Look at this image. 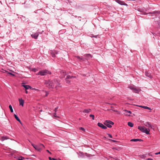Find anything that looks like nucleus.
I'll list each match as a JSON object with an SVG mask.
<instances>
[{
  "label": "nucleus",
  "mask_w": 160,
  "mask_h": 160,
  "mask_svg": "<svg viewBox=\"0 0 160 160\" xmlns=\"http://www.w3.org/2000/svg\"><path fill=\"white\" fill-rule=\"evenodd\" d=\"M57 80L55 79L52 81L49 80L46 81L45 84L49 88H53L54 87H57Z\"/></svg>",
  "instance_id": "obj_1"
},
{
  "label": "nucleus",
  "mask_w": 160,
  "mask_h": 160,
  "mask_svg": "<svg viewBox=\"0 0 160 160\" xmlns=\"http://www.w3.org/2000/svg\"><path fill=\"white\" fill-rule=\"evenodd\" d=\"M138 128L141 132L145 133L147 134H149V132L150 131V128H147L145 127H143L139 126L138 127Z\"/></svg>",
  "instance_id": "obj_2"
},
{
  "label": "nucleus",
  "mask_w": 160,
  "mask_h": 160,
  "mask_svg": "<svg viewBox=\"0 0 160 160\" xmlns=\"http://www.w3.org/2000/svg\"><path fill=\"white\" fill-rule=\"evenodd\" d=\"M51 72L48 70L45 69L39 71L37 75H40L41 76L46 75L48 74H51Z\"/></svg>",
  "instance_id": "obj_3"
},
{
  "label": "nucleus",
  "mask_w": 160,
  "mask_h": 160,
  "mask_svg": "<svg viewBox=\"0 0 160 160\" xmlns=\"http://www.w3.org/2000/svg\"><path fill=\"white\" fill-rule=\"evenodd\" d=\"M104 124L109 128H111L112 127L111 125H113L114 123L112 121L110 120H106Z\"/></svg>",
  "instance_id": "obj_4"
},
{
  "label": "nucleus",
  "mask_w": 160,
  "mask_h": 160,
  "mask_svg": "<svg viewBox=\"0 0 160 160\" xmlns=\"http://www.w3.org/2000/svg\"><path fill=\"white\" fill-rule=\"evenodd\" d=\"M143 124L146 127H148V128L153 129V126L152 125L150 122H145L143 123Z\"/></svg>",
  "instance_id": "obj_5"
},
{
  "label": "nucleus",
  "mask_w": 160,
  "mask_h": 160,
  "mask_svg": "<svg viewBox=\"0 0 160 160\" xmlns=\"http://www.w3.org/2000/svg\"><path fill=\"white\" fill-rule=\"evenodd\" d=\"M98 125L99 127H101L103 129H105L107 128L106 126L102 124L100 122L98 123Z\"/></svg>",
  "instance_id": "obj_6"
},
{
  "label": "nucleus",
  "mask_w": 160,
  "mask_h": 160,
  "mask_svg": "<svg viewBox=\"0 0 160 160\" xmlns=\"http://www.w3.org/2000/svg\"><path fill=\"white\" fill-rule=\"evenodd\" d=\"M116 1L119 4L121 5H127L124 2L120 0H116Z\"/></svg>",
  "instance_id": "obj_7"
},
{
  "label": "nucleus",
  "mask_w": 160,
  "mask_h": 160,
  "mask_svg": "<svg viewBox=\"0 0 160 160\" xmlns=\"http://www.w3.org/2000/svg\"><path fill=\"white\" fill-rule=\"evenodd\" d=\"M39 35L38 33H35L34 34H32L31 35V36L32 38H34L35 39H37V38Z\"/></svg>",
  "instance_id": "obj_8"
},
{
  "label": "nucleus",
  "mask_w": 160,
  "mask_h": 160,
  "mask_svg": "<svg viewBox=\"0 0 160 160\" xmlns=\"http://www.w3.org/2000/svg\"><path fill=\"white\" fill-rule=\"evenodd\" d=\"M61 77L62 78H64L65 75H66V72L63 71H62L61 72Z\"/></svg>",
  "instance_id": "obj_9"
},
{
  "label": "nucleus",
  "mask_w": 160,
  "mask_h": 160,
  "mask_svg": "<svg viewBox=\"0 0 160 160\" xmlns=\"http://www.w3.org/2000/svg\"><path fill=\"white\" fill-rule=\"evenodd\" d=\"M34 148L38 150L39 152H40L42 150V147L39 148V146H37L36 145V146H34Z\"/></svg>",
  "instance_id": "obj_10"
},
{
  "label": "nucleus",
  "mask_w": 160,
  "mask_h": 160,
  "mask_svg": "<svg viewBox=\"0 0 160 160\" xmlns=\"http://www.w3.org/2000/svg\"><path fill=\"white\" fill-rule=\"evenodd\" d=\"M145 74H146V76L151 78H152V76L151 75V73H150L148 72H145Z\"/></svg>",
  "instance_id": "obj_11"
},
{
  "label": "nucleus",
  "mask_w": 160,
  "mask_h": 160,
  "mask_svg": "<svg viewBox=\"0 0 160 160\" xmlns=\"http://www.w3.org/2000/svg\"><path fill=\"white\" fill-rule=\"evenodd\" d=\"M19 104L20 105H22L23 106L24 104V100L22 99H19Z\"/></svg>",
  "instance_id": "obj_12"
},
{
  "label": "nucleus",
  "mask_w": 160,
  "mask_h": 160,
  "mask_svg": "<svg viewBox=\"0 0 160 160\" xmlns=\"http://www.w3.org/2000/svg\"><path fill=\"white\" fill-rule=\"evenodd\" d=\"M23 86L26 89V90L28 89L29 88H31V87L28 85H23Z\"/></svg>",
  "instance_id": "obj_13"
},
{
  "label": "nucleus",
  "mask_w": 160,
  "mask_h": 160,
  "mask_svg": "<svg viewBox=\"0 0 160 160\" xmlns=\"http://www.w3.org/2000/svg\"><path fill=\"white\" fill-rule=\"evenodd\" d=\"M14 116L15 117V119L18 121L20 123H21V121H20V119L18 118V117L17 116V115H16L15 114H14Z\"/></svg>",
  "instance_id": "obj_14"
},
{
  "label": "nucleus",
  "mask_w": 160,
  "mask_h": 160,
  "mask_svg": "<svg viewBox=\"0 0 160 160\" xmlns=\"http://www.w3.org/2000/svg\"><path fill=\"white\" fill-rule=\"evenodd\" d=\"M142 140L140 139H134L131 140L130 141L132 142H137L138 141H141Z\"/></svg>",
  "instance_id": "obj_15"
},
{
  "label": "nucleus",
  "mask_w": 160,
  "mask_h": 160,
  "mask_svg": "<svg viewBox=\"0 0 160 160\" xmlns=\"http://www.w3.org/2000/svg\"><path fill=\"white\" fill-rule=\"evenodd\" d=\"M133 91L135 93H138L139 92L140 90L139 89H137L135 88H134L133 90Z\"/></svg>",
  "instance_id": "obj_16"
},
{
  "label": "nucleus",
  "mask_w": 160,
  "mask_h": 160,
  "mask_svg": "<svg viewBox=\"0 0 160 160\" xmlns=\"http://www.w3.org/2000/svg\"><path fill=\"white\" fill-rule=\"evenodd\" d=\"M124 112V114L125 115H127L128 116H130V114H128V111L127 110H123Z\"/></svg>",
  "instance_id": "obj_17"
},
{
  "label": "nucleus",
  "mask_w": 160,
  "mask_h": 160,
  "mask_svg": "<svg viewBox=\"0 0 160 160\" xmlns=\"http://www.w3.org/2000/svg\"><path fill=\"white\" fill-rule=\"evenodd\" d=\"M91 111V109H85L84 111H83L85 113H88L89 112H90Z\"/></svg>",
  "instance_id": "obj_18"
},
{
  "label": "nucleus",
  "mask_w": 160,
  "mask_h": 160,
  "mask_svg": "<svg viewBox=\"0 0 160 160\" xmlns=\"http://www.w3.org/2000/svg\"><path fill=\"white\" fill-rule=\"evenodd\" d=\"M128 124L129 126H130L131 127H133V124L130 122H128Z\"/></svg>",
  "instance_id": "obj_19"
},
{
  "label": "nucleus",
  "mask_w": 160,
  "mask_h": 160,
  "mask_svg": "<svg viewBox=\"0 0 160 160\" xmlns=\"http://www.w3.org/2000/svg\"><path fill=\"white\" fill-rule=\"evenodd\" d=\"M39 148H41V147L42 148V150L43 148H45L44 146L42 144H39Z\"/></svg>",
  "instance_id": "obj_20"
},
{
  "label": "nucleus",
  "mask_w": 160,
  "mask_h": 160,
  "mask_svg": "<svg viewBox=\"0 0 160 160\" xmlns=\"http://www.w3.org/2000/svg\"><path fill=\"white\" fill-rule=\"evenodd\" d=\"M84 56L87 58H89V57L91 58L92 57V55L89 54H86L85 55H84Z\"/></svg>",
  "instance_id": "obj_21"
},
{
  "label": "nucleus",
  "mask_w": 160,
  "mask_h": 160,
  "mask_svg": "<svg viewBox=\"0 0 160 160\" xmlns=\"http://www.w3.org/2000/svg\"><path fill=\"white\" fill-rule=\"evenodd\" d=\"M8 139H9V138H7V137H2V141H3L4 140Z\"/></svg>",
  "instance_id": "obj_22"
},
{
  "label": "nucleus",
  "mask_w": 160,
  "mask_h": 160,
  "mask_svg": "<svg viewBox=\"0 0 160 160\" xmlns=\"http://www.w3.org/2000/svg\"><path fill=\"white\" fill-rule=\"evenodd\" d=\"M24 159V158L22 157H20L18 158V160H23Z\"/></svg>",
  "instance_id": "obj_23"
},
{
  "label": "nucleus",
  "mask_w": 160,
  "mask_h": 160,
  "mask_svg": "<svg viewBox=\"0 0 160 160\" xmlns=\"http://www.w3.org/2000/svg\"><path fill=\"white\" fill-rule=\"evenodd\" d=\"M72 77H73V76H70V75H68V76H67V78H66V79H69V78H71Z\"/></svg>",
  "instance_id": "obj_24"
},
{
  "label": "nucleus",
  "mask_w": 160,
  "mask_h": 160,
  "mask_svg": "<svg viewBox=\"0 0 160 160\" xmlns=\"http://www.w3.org/2000/svg\"><path fill=\"white\" fill-rule=\"evenodd\" d=\"M61 84L59 83L58 81L57 80V86H58L59 87H61V86L60 85Z\"/></svg>",
  "instance_id": "obj_25"
},
{
  "label": "nucleus",
  "mask_w": 160,
  "mask_h": 160,
  "mask_svg": "<svg viewBox=\"0 0 160 160\" xmlns=\"http://www.w3.org/2000/svg\"><path fill=\"white\" fill-rule=\"evenodd\" d=\"M135 87L133 86H129L128 87V88H129L132 90H133V89Z\"/></svg>",
  "instance_id": "obj_26"
},
{
  "label": "nucleus",
  "mask_w": 160,
  "mask_h": 160,
  "mask_svg": "<svg viewBox=\"0 0 160 160\" xmlns=\"http://www.w3.org/2000/svg\"><path fill=\"white\" fill-rule=\"evenodd\" d=\"M159 12L158 11H156V12H153L152 13H151L152 14H154L155 15L158 13Z\"/></svg>",
  "instance_id": "obj_27"
},
{
  "label": "nucleus",
  "mask_w": 160,
  "mask_h": 160,
  "mask_svg": "<svg viewBox=\"0 0 160 160\" xmlns=\"http://www.w3.org/2000/svg\"><path fill=\"white\" fill-rule=\"evenodd\" d=\"M90 116L91 117H92V120H94V116L93 115H92V114H91L90 115Z\"/></svg>",
  "instance_id": "obj_28"
},
{
  "label": "nucleus",
  "mask_w": 160,
  "mask_h": 160,
  "mask_svg": "<svg viewBox=\"0 0 160 160\" xmlns=\"http://www.w3.org/2000/svg\"><path fill=\"white\" fill-rule=\"evenodd\" d=\"M77 58L78 59L80 60H82L83 59L80 56H77Z\"/></svg>",
  "instance_id": "obj_29"
},
{
  "label": "nucleus",
  "mask_w": 160,
  "mask_h": 160,
  "mask_svg": "<svg viewBox=\"0 0 160 160\" xmlns=\"http://www.w3.org/2000/svg\"><path fill=\"white\" fill-rule=\"evenodd\" d=\"M49 160H57L55 159L54 158H51L50 157H49Z\"/></svg>",
  "instance_id": "obj_30"
},
{
  "label": "nucleus",
  "mask_w": 160,
  "mask_h": 160,
  "mask_svg": "<svg viewBox=\"0 0 160 160\" xmlns=\"http://www.w3.org/2000/svg\"><path fill=\"white\" fill-rule=\"evenodd\" d=\"M79 129L80 130H82V131H83L84 132L85 131V129L84 128H82V127L80 128Z\"/></svg>",
  "instance_id": "obj_31"
},
{
  "label": "nucleus",
  "mask_w": 160,
  "mask_h": 160,
  "mask_svg": "<svg viewBox=\"0 0 160 160\" xmlns=\"http://www.w3.org/2000/svg\"><path fill=\"white\" fill-rule=\"evenodd\" d=\"M51 54H52V57H54L55 56V54L52 53V52H51Z\"/></svg>",
  "instance_id": "obj_32"
},
{
  "label": "nucleus",
  "mask_w": 160,
  "mask_h": 160,
  "mask_svg": "<svg viewBox=\"0 0 160 160\" xmlns=\"http://www.w3.org/2000/svg\"><path fill=\"white\" fill-rule=\"evenodd\" d=\"M66 82H67V83L69 84L70 83V81L68 80V79H66Z\"/></svg>",
  "instance_id": "obj_33"
},
{
  "label": "nucleus",
  "mask_w": 160,
  "mask_h": 160,
  "mask_svg": "<svg viewBox=\"0 0 160 160\" xmlns=\"http://www.w3.org/2000/svg\"><path fill=\"white\" fill-rule=\"evenodd\" d=\"M45 93H46V94H45V97H46L49 94V93L48 92H45Z\"/></svg>",
  "instance_id": "obj_34"
},
{
  "label": "nucleus",
  "mask_w": 160,
  "mask_h": 160,
  "mask_svg": "<svg viewBox=\"0 0 160 160\" xmlns=\"http://www.w3.org/2000/svg\"><path fill=\"white\" fill-rule=\"evenodd\" d=\"M11 112H13V110L12 109V107L11 106Z\"/></svg>",
  "instance_id": "obj_35"
},
{
  "label": "nucleus",
  "mask_w": 160,
  "mask_h": 160,
  "mask_svg": "<svg viewBox=\"0 0 160 160\" xmlns=\"http://www.w3.org/2000/svg\"><path fill=\"white\" fill-rule=\"evenodd\" d=\"M108 135L109 136V137L110 138H112V136L111 134H108Z\"/></svg>",
  "instance_id": "obj_36"
},
{
  "label": "nucleus",
  "mask_w": 160,
  "mask_h": 160,
  "mask_svg": "<svg viewBox=\"0 0 160 160\" xmlns=\"http://www.w3.org/2000/svg\"><path fill=\"white\" fill-rule=\"evenodd\" d=\"M142 108H145V109H147V106H143V107H142Z\"/></svg>",
  "instance_id": "obj_37"
},
{
  "label": "nucleus",
  "mask_w": 160,
  "mask_h": 160,
  "mask_svg": "<svg viewBox=\"0 0 160 160\" xmlns=\"http://www.w3.org/2000/svg\"><path fill=\"white\" fill-rule=\"evenodd\" d=\"M29 142L31 143V144L33 146V147L34 148V146H36L35 145H34L33 143H32V142H31L30 141H29Z\"/></svg>",
  "instance_id": "obj_38"
},
{
  "label": "nucleus",
  "mask_w": 160,
  "mask_h": 160,
  "mask_svg": "<svg viewBox=\"0 0 160 160\" xmlns=\"http://www.w3.org/2000/svg\"><path fill=\"white\" fill-rule=\"evenodd\" d=\"M58 107H57L55 109L54 111H55V112H56L57 110V109H58Z\"/></svg>",
  "instance_id": "obj_39"
},
{
  "label": "nucleus",
  "mask_w": 160,
  "mask_h": 160,
  "mask_svg": "<svg viewBox=\"0 0 160 160\" xmlns=\"http://www.w3.org/2000/svg\"><path fill=\"white\" fill-rule=\"evenodd\" d=\"M11 76H15V75L12 73L11 72Z\"/></svg>",
  "instance_id": "obj_40"
},
{
  "label": "nucleus",
  "mask_w": 160,
  "mask_h": 160,
  "mask_svg": "<svg viewBox=\"0 0 160 160\" xmlns=\"http://www.w3.org/2000/svg\"><path fill=\"white\" fill-rule=\"evenodd\" d=\"M128 113H129V114H131V113H132L131 112V111H128Z\"/></svg>",
  "instance_id": "obj_41"
},
{
  "label": "nucleus",
  "mask_w": 160,
  "mask_h": 160,
  "mask_svg": "<svg viewBox=\"0 0 160 160\" xmlns=\"http://www.w3.org/2000/svg\"><path fill=\"white\" fill-rule=\"evenodd\" d=\"M158 154H160V152L155 153V154H156V155H157Z\"/></svg>",
  "instance_id": "obj_42"
},
{
  "label": "nucleus",
  "mask_w": 160,
  "mask_h": 160,
  "mask_svg": "<svg viewBox=\"0 0 160 160\" xmlns=\"http://www.w3.org/2000/svg\"><path fill=\"white\" fill-rule=\"evenodd\" d=\"M56 112H55L54 113V116L55 117H56Z\"/></svg>",
  "instance_id": "obj_43"
},
{
  "label": "nucleus",
  "mask_w": 160,
  "mask_h": 160,
  "mask_svg": "<svg viewBox=\"0 0 160 160\" xmlns=\"http://www.w3.org/2000/svg\"><path fill=\"white\" fill-rule=\"evenodd\" d=\"M147 109H148V110H151V109L150 108L148 107H147Z\"/></svg>",
  "instance_id": "obj_44"
},
{
  "label": "nucleus",
  "mask_w": 160,
  "mask_h": 160,
  "mask_svg": "<svg viewBox=\"0 0 160 160\" xmlns=\"http://www.w3.org/2000/svg\"><path fill=\"white\" fill-rule=\"evenodd\" d=\"M111 140V141H112V142H116V141L114 140Z\"/></svg>",
  "instance_id": "obj_45"
},
{
  "label": "nucleus",
  "mask_w": 160,
  "mask_h": 160,
  "mask_svg": "<svg viewBox=\"0 0 160 160\" xmlns=\"http://www.w3.org/2000/svg\"><path fill=\"white\" fill-rule=\"evenodd\" d=\"M47 152H49V153H51L48 150H47Z\"/></svg>",
  "instance_id": "obj_46"
},
{
  "label": "nucleus",
  "mask_w": 160,
  "mask_h": 160,
  "mask_svg": "<svg viewBox=\"0 0 160 160\" xmlns=\"http://www.w3.org/2000/svg\"><path fill=\"white\" fill-rule=\"evenodd\" d=\"M25 92L26 93H28V91L26 90Z\"/></svg>",
  "instance_id": "obj_47"
},
{
  "label": "nucleus",
  "mask_w": 160,
  "mask_h": 160,
  "mask_svg": "<svg viewBox=\"0 0 160 160\" xmlns=\"http://www.w3.org/2000/svg\"><path fill=\"white\" fill-rule=\"evenodd\" d=\"M12 2H11L13 3V2L14 1V0H12Z\"/></svg>",
  "instance_id": "obj_48"
},
{
  "label": "nucleus",
  "mask_w": 160,
  "mask_h": 160,
  "mask_svg": "<svg viewBox=\"0 0 160 160\" xmlns=\"http://www.w3.org/2000/svg\"><path fill=\"white\" fill-rule=\"evenodd\" d=\"M138 106L139 107H141V108H142V107H143V106Z\"/></svg>",
  "instance_id": "obj_49"
},
{
  "label": "nucleus",
  "mask_w": 160,
  "mask_h": 160,
  "mask_svg": "<svg viewBox=\"0 0 160 160\" xmlns=\"http://www.w3.org/2000/svg\"><path fill=\"white\" fill-rule=\"evenodd\" d=\"M9 108L10 109V105H9Z\"/></svg>",
  "instance_id": "obj_50"
},
{
  "label": "nucleus",
  "mask_w": 160,
  "mask_h": 160,
  "mask_svg": "<svg viewBox=\"0 0 160 160\" xmlns=\"http://www.w3.org/2000/svg\"><path fill=\"white\" fill-rule=\"evenodd\" d=\"M8 74H10V72H9V73H8Z\"/></svg>",
  "instance_id": "obj_51"
}]
</instances>
